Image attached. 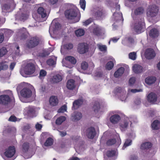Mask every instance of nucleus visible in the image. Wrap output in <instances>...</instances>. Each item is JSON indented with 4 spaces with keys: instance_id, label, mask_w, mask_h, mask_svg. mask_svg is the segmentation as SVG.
Segmentation results:
<instances>
[{
    "instance_id": "nucleus-1",
    "label": "nucleus",
    "mask_w": 160,
    "mask_h": 160,
    "mask_svg": "<svg viewBox=\"0 0 160 160\" xmlns=\"http://www.w3.org/2000/svg\"><path fill=\"white\" fill-rule=\"evenodd\" d=\"M17 89L18 90L21 89V95L24 98H29L32 97L34 98L35 97V93L33 92L34 88L28 83L25 82L21 83L17 86Z\"/></svg>"
},
{
    "instance_id": "nucleus-2",
    "label": "nucleus",
    "mask_w": 160,
    "mask_h": 160,
    "mask_svg": "<svg viewBox=\"0 0 160 160\" xmlns=\"http://www.w3.org/2000/svg\"><path fill=\"white\" fill-rule=\"evenodd\" d=\"M65 14L66 18L71 20L72 23L77 22L80 20V12L74 5H71L70 8L65 12Z\"/></svg>"
},
{
    "instance_id": "nucleus-3",
    "label": "nucleus",
    "mask_w": 160,
    "mask_h": 160,
    "mask_svg": "<svg viewBox=\"0 0 160 160\" xmlns=\"http://www.w3.org/2000/svg\"><path fill=\"white\" fill-rule=\"evenodd\" d=\"M35 66L33 62H30L26 64L24 67H22L20 73L23 77H26L28 75H32L35 71Z\"/></svg>"
},
{
    "instance_id": "nucleus-4",
    "label": "nucleus",
    "mask_w": 160,
    "mask_h": 160,
    "mask_svg": "<svg viewBox=\"0 0 160 160\" xmlns=\"http://www.w3.org/2000/svg\"><path fill=\"white\" fill-rule=\"evenodd\" d=\"M145 24L143 18L140 21L137 22L132 26V30L137 34L140 33L144 31Z\"/></svg>"
},
{
    "instance_id": "nucleus-5",
    "label": "nucleus",
    "mask_w": 160,
    "mask_h": 160,
    "mask_svg": "<svg viewBox=\"0 0 160 160\" xmlns=\"http://www.w3.org/2000/svg\"><path fill=\"white\" fill-rule=\"evenodd\" d=\"M76 62V60L73 57L68 56L64 59L62 60V64L63 66L71 68L73 67V65L75 64Z\"/></svg>"
},
{
    "instance_id": "nucleus-6",
    "label": "nucleus",
    "mask_w": 160,
    "mask_h": 160,
    "mask_svg": "<svg viewBox=\"0 0 160 160\" xmlns=\"http://www.w3.org/2000/svg\"><path fill=\"white\" fill-rule=\"evenodd\" d=\"M158 8L155 5L149 6L147 10V15L148 19L151 21L157 14Z\"/></svg>"
},
{
    "instance_id": "nucleus-7",
    "label": "nucleus",
    "mask_w": 160,
    "mask_h": 160,
    "mask_svg": "<svg viewBox=\"0 0 160 160\" xmlns=\"http://www.w3.org/2000/svg\"><path fill=\"white\" fill-rule=\"evenodd\" d=\"M7 94H3L0 96V104L3 105L8 104L11 101V98L12 96V92L9 90L6 91Z\"/></svg>"
},
{
    "instance_id": "nucleus-8",
    "label": "nucleus",
    "mask_w": 160,
    "mask_h": 160,
    "mask_svg": "<svg viewBox=\"0 0 160 160\" xmlns=\"http://www.w3.org/2000/svg\"><path fill=\"white\" fill-rule=\"evenodd\" d=\"M115 8H113L112 9V11L113 12L115 9L116 10V12H115L113 14L112 17V20L117 22L118 20H123L122 14L121 12H119L120 8V6L119 5L116 4Z\"/></svg>"
},
{
    "instance_id": "nucleus-9",
    "label": "nucleus",
    "mask_w": 160,
    "mask_h": 160,
    "mask_svg": "<svg viewBox=\"0 0 160 160\" xmlns=\"http://www.w3.org/2000/svg\"><path fill=\"white\" fill-rule=\"evenodd\" d=\"M15 7L13 0H6V2L2 6L3 12L6 11L9 12L13 10Z\"/></svg>"
},
{
    "instance_id": "nucleus-10",
    "label": "nucleus",
    "mask_w": 160,
    "mask_h": 160,
    "mask_svg": "<svg viewBox=\"0 0 160 160\" xmlns=\"http://www.w3.org/2000/svg\"><path fill=\"white\" fill-rule=\"evenodd\" d=\"M82 133L83 135H86L88 138L92 139L95 136L96 132L94 128L90 127L88 129H83Z\"/></svg>"
},
{
    "instance_id": "nucleus-11",
    "label": "nucleus",
    "mask_w": 160,
    "mask_h": 160,
    "mask_svg": "<svg viewBox=\"0 0 160 160\" xmlns=\"http://www.w3.org/2000/svg\"><path fill=\"white\" fill-rule=\"evenodd\" d=\"M60 28V25L58 22H56L55 21L53 20L50 26L49 32L51 35L53 33L57 34Z\"/></svg>"
},
{
    "instance_id": "nucleus-12",
    "label": "nucleus",
    "mask_w": 160,
    "mask_h": 160,
    "mask_svg": "<svg viewBox=\"0 0 160 160\" xmlns=\"http://www.w3.org/2000/svg\"><path fill=\"white\" fill-rule=\"evenodd\" d=\"M36 108L32 106H28L26 107L24 110V115L31 117L35 113Z\"/></svg>"
},
{
    "instance_id": "nucleus-13",
    "label": "nucleus",
    "mask_w": 160,
    "mask_h": 160,
    "mask_svg": "<svg viewBox=\"0 0 160 160\" xmlns=\"http://www.w3.org/2000/svg\"><path fill=\"white\" fill-rule=\"evenodd\" d=\"M39 43V39L37 37H33L28 41L27 46L28 48H32L37 45Z\"/></svg>"
},
{
    "instance_id": "nucleus-14",
    "label": "nucleus",
    "mask_w": 160,
    "mask_h": 160,
    "mask_svg": "<svg viewBox=\"0 0 160 160\" xmlns=\"http://www.w3.org/2000/svg\"><path fill=\"white\" fill-rule=\"evenodd\" d=\"M88 44L86 43H80L78 45V51L80 54H83L88 51Z\"/></svg>"
},
{
    "instance_id": "nucleus-15",
    "label": "nucleus",
    "mask_w": 160,
    "mask_h": 160,
    "mask_svg": "<svg viewBox=\"0 0 160 160\" xmlns=\"http://www.w3.org/2000/svg\"><path fill=\"white\" fill-rule=\"evenodd\" d=\"M130 122H131L129 119L126 118L125 120L122 121L120 124V129L122 131L126 130L129 126Z\"/></svg>"
},
{
    "instance_id": "nucleus-16",
    "label": "nucleus",
    "mask_w": 160,
    "mask_h": 160,
    "mask_svg": "<svg viewBox=\"0 0 160 160\" xmlns=\"http://www.w3.org/2000/svg\"><path fill=\"white\" fill-rule=\"evenodd\" d=\"M155 55L154 51L153 49L151 48L146 49L144 53L145 57L148 59L153 58L155 57Z\"/></svg>"
},
{
    "instance_id": "nucleus-17",
    "label": "nucleus",
    "mask_w": 160,
    "mask_h": 160,
    "mask_svg": "<svg viewBox=\"0 0 160 160\" xmlns=\"http://www.w3.org/2000/svg\"><path fill=\"white\" fill-rule=\"evenodd\" d=\"M93 33L94 35L100 36L104 34L105 31L103 28L101 27L97 26L94 28Z\"/></svg>"
},
{
    "instance_id": "nucleus-18",
    "label": "nucleus",
    "mask_w": 160,
    "mask_h": 160,
    "mask_svg": "<svg viewBox=\"0 0 160 160\" xmlns=\"http://www.w3.org/2000/svg\"><path fill=\"white\" fill-rule=\"evenodd\" d=\"M28 34L26 29L24 28L20 29H17V35L19 37H20L21 39L25 38Z\"/></svg>"
},
{
    "instance_id": "nucleus-19",
    "label": "nucleus",
    "mask_w": 160,
    "mask_h": 160,
    "mask_svg": "<svg viewBox=\"0 0 160 160\" xmlns=\"http://www.w3.org/2000/svg\"><path fill=\"white\" fill-rule=\"evenodd\" d=\"M15 152V148L14 146L10 147L6 149L5 155L7 157L11 158L14 155Z\"/></svg>"
},
{
    "instance_id": "nucleus-20",
    "label": "nucleus",
    "mask_w": 160,
    "mask_h": 160,
    "mask_svg": "<svg viewBox=\"0 0 160 160\" xmlns=\"http://www.w3.org/2000/svg\"><path fill=\"white\" fill-rule=\"evenodd\" d=\"M93 110L96 116L99 118L102 114V111L100 108L99 104L98 103H96L93 107Z\"/></svg>"
},
{
    "instance_id": "nucleus-21",
    "label": "nucleus",
    "mask_w": 160,
    "mask_h": 160,
    "mask_svg": "<svg viewBox=\"0 0 160 160\" xmlns=\"http://www.w3.org/2000/svg\"><path fill=\"white\" fill-rule=\"evenodd\" d=\"M37 11L38 13L41 16V18L43 19L42 20H41V21H43L47 19V14L44 8L40 7L38 8Z\"/></svg>"
},
{
    "instance_id": "nucleus-22",
    "label": "nucleus",
    "mask_w": 160,
    "mask_h": 160,
    "mask_svg": "<svg viewBox=\"0 0 160 160\" xmlns=\"http://www.w3.org/2000/svg\"><path fill=\"white\" fill-rule=\"evenodd\" d=\"M134 41L131 37H125L122 40V43L124 45L129 46L130 43H133Z\"/></svg>"
},
{
    "instance_id": "nucleus-23",
    "label": "nucleus",
    "mask_w": 160,
    "mask_h": 160,
    "mask_svg": "<svg viewBox=\"0 0 160 160\" xmlns=\"http://www.w3.org/2000/svg\"><path fill=\"white\" fill-rule=\"evenodd\" d=\"M147 98L148 102L154 103L157 101V96L155 93L151 92L148 95Z\"/></svg>"
},
{
    "instance_id": "nucleus-24",
    "label": "nucleus",
    "mask_w": 160,
    "mask_h": 160,
    "mask_svg": "<svg viewBox=\"0 0 160 160\" xmlns=\"http://www.w3.org/2000/svg\"><path fill=\"white\" fill-rule=\"evenodd\" d=\"M121 120L120 116L118 114H115L110 118V122L113 124H116Z\"/></svg>"
},
{
    "instance_id": "nucleus-25",
    "label": "nucleus",
    "mask_w": 160,
    "mask_h": 160,
    "mask_svg": "<svg viewBox=\"0 0 160 160\" xmlns=\"http://www.w3.org/2000/svg\"><path fill=\"white\" fill-rule=\"evenodd\" d=\"M110 60L111 61H109L107 63L105 66V68L107 70H109L112 68L114 66V64L115 63V59L112 57H111Z\"/></svg>"
},
{
    "instance_id": "nucleus-26",
    "label": "nucleus",
    "mask_w": 160,
    "mask_h": 160,
    "mask_svg": "<svg viewBox=\"0 0 160 160\" xmlns=\"http://www.w3.org/2000/svg\"><path fill=\"white\" fill-rule=\"evenodd\" d=\"M49 102L51 106H54L57 105L58 103V100L57 97L52 96L49 99Z\"/></svg>"
},
{
    "instance_id": "nucleus-27",
    "label": "nucleus",
    "mask_w": 160,
    "mask_h": 160,
    "mask_svg": "<svg viewBox=\"0 0 160 160\" xmlns=\"http://www.w3.org/2000/svg\"><path fill=\"white\" fill-rule=\"evenodd\" d=\"M132 70L135 73H138L143 71V68L141 65L138 64H135L132 66Z\"/></svg>"
},
{
    "instance_id": "nucleus-28",
    "label": "nucleus",
    "mask_w": 160,
    "mask_h": 160,
    "mask_svg": "<svg viewBox=\"0 0 160 160\" xmlns=\"http://www.w3.org/2000/svg\"><path fill=\"white\" fill-rule=\"evenodd\" d=\"M82 118V114L80 112H74L72 115V119L73 121L80 120Z\"/></svg>"
},
{
    "instance_id": "nucleus-29",
    "label": "nucleus",
    "mask_w": 160,
    "mask_h": 160,
    "mask_svg": "<svg viewBox=\"0 0 160 160\" xmlns=\"http://www.w3.org/2000/svg\"><path fill=\"white\" fill-rule=\"evenodd\" d=\"M107 155L108 157L115 158L118 156V152L117 150H110L107 152Z\"/></svg>"
},
{
    "instance_id": "nucleus-30",
    "label": "nucleus",
    "mask_w": 160,
    "mask_h": 160,
    "mask_svg": "<svg viewBox=\"0 0 160 160\" xmlns=\"http://www.w3.org/2000/svg\"><path fill=\"white\" fill-rule=\"evenodd\" d=\"M152 146V144L150 142H146L141 145V149L143 150H148L151 148Z\"/></svg>"
},
{
    "instance_id": "nucleus-31",
    "label": "nucleus",
    "mask_w": 160,
    "mask_h": 160,
    "mask_svg": "<svg viewBox=\"0 0 160 160\" xmlns=\"http://www.w3.org/2000/svg\"><path fill=\"white\" fill-rule=\"evenodd\" d=\"M54 50L53 47H50L47 50H43L42 53H40L39 55L42 57H45L49 54L50 52H52Z\"/></svg>"
},
{
    "instance_id": "nucleus-32",
    "label": "nucleus",
    "mask_w": 160,
    "mask_h": 160,
    "mask_svg": "<svg viewBox=\"0 0 160 160\" xmlns=\"http://www.w3.org/2000/svg\"><path fill=\"white\" fill-rule=\"evenodd\" d=\"M82 103V101L81 99H78L74 101L73 103L72 109H77Z\"/></svg>"
},
{
    "instance_id": "nucleus-33",
    "label": "nucleus",
    "mask_w": 160,
    "mask_h": 160,
    "mask_svg": "<svg viewBox=\"0 0 160 160\" xmlns=\"http://www.w3.org/2000/svg\"><path fill=\"white\" fill-rule=\"evenodd\" d=\"M121 143V140L120 139L118 140V141H116L114 139H110L107 141V144L108 145H111L114 144H115L116 145L119 146Z\"/></svg>"
},
{
    "instance_id": "nucleus-34",
    "label": "nucleus",
    "mask_w": 160,
    "mask_h": 160,
    "mask_svg": "<svg viewBox=\"0 0 160 160\" xmlns=\"http://www.w3.org/2000/svg\"><path fill=\"white\" fill-rule=\"evenodd\" d=\"M75 85L74 81L72 79H70L68 81L67 87L69 89H73L75 88Z\"/></svg>"
},
{
    "instance_id": "nucleus-35",
    "label": "nucleus",
    "mask_w": 160,
    "mask_h": 160,
    "mask_svg": "<svg viewBox=\"0 0 160 160\" xmlns=\"http://www.w3.org/2000/svg\"><path fill=\"white\" fill-rule=\"evenodd\" d=\"M124 71V68L123 67H121L116 71L114 73V76L116 78H118L121 76Z\"/></svg>"
},
{
    "instance_id": "nucleus-36",
    "label": "nucleus",
    "mask_w": 160,
    "mask_h": 160,
    "mask_svg": "<svg viewBox=\"0 0 160 160\" xmlns=\"http://www.w3.org/2000/svg\"><path fill=\"white\" fill-rule=\"evenodd\" d=\"M156 78L154 77H148L145 79V82L148 85H151L154 83L156 80Z\"/></svg>"
},
{
    "instance_id": "nucleus-37",
    "label": "nucleus",
    "mask_w": 160,
    "mask_h": 160,
    "mask_svg": "<svg viewBox=\"0 0 160 160\" xmlns=\"http://www.w3.org/2000/svg\"><path fill=\"white\" fill-rule=\"evenodd\" d=\"M158 31L155 28L152 29L149 32V35L152 38H156L159 35Z\"/></svg>"
},
{
    "instance_id": "nucleus-38",
    "label": "nucleus",
    "mask_w": 160,
    "mask_h": 160,
    "mask_svg": "<svg viewBox=\"0 0 160 160\" xmlns=\"http://www.w3.org/2000/svg\"><path fill=\"white\" fill-rule=\"evenodd\" d=\"M126 92L124 90H121V92L118 93V95L119 96V98L122 101H125L127 98L126 96Z\"/></svg>"
},
{
    "instance_id": "nucleus-39",
    "label": "nucleus",
    "mask_w": 160,
    "mask_h": 160,
    "mask_svg": "<svg viewBox=\"0 0 160 160\" xmlns=\"http://www.w3.org/2000/svg\"><path fill=\"white\" fill-rule=\"evenodd\" d=\"M62 77L59 74H56L54 75L52 78V81L53 83H57L61 81Z\"/></svg>"
},
{
    "instance_id": "nucleus-40",
    "label": "nucleus",
    "mask_w": 160,
    "mask_h": 160,
    "mask_svg": "<svg viewBox=\"0 0 160 160\" xmlns=\"http://www.w3.org/2000/svg\"><path fill=\"white\" fill-rule=\"evenodd\" d=\"M57 58L55 56H52L51 58L47 60V64L49 66H52L56 63Z\"/></svg>"
},
{
    "instance_id": "nucleus-41",
    "label": "nucleus",
    "mask_w": 160,
    "mask_h": 160,
    "mask_svg": "<svg viewBox=\"0 0 160 160\" xmlns=\"http://www.w3.org/2000/svg\"><path fill=\"white\" fill-rule=\"evenodd\" d=\"M73 47V45L72 43H68L64 46H62L61 47V52L62 53H63V49L64 48L66 49L67 50L71 49H72Z\"/></svg>"
},
{
    "instance_id": "nucleus-42",
    "label": "nucleus",
    "mask_w": 160,
    "mask_h": 160,
    "mask_svg": "<svg viewBox=\"0 0 160 160\" xmlns=\"http://www.w3.org/2000/svg\"><path fill=\"white\" fill-rule=\"evenodd\" d=\"M66 120V118L63 116H60L56 120V123L57 125H61L63 122Z\"/></svg>"
},
{
    "instance_id": "nucleus-43",
    "label": "nucleus",
    "mask_w": 160,
    "mask_h": 160,
    "mask_svg": "<svg viewBox=\"0 0 160 160\" xmlns=\"http://www.w3.org/2000/svg\"><path fill=\"white\" fill-rule=\"evenodd\" d=\"M1 30L3 31V34H4L6 37H10L12 33V32L10 30L7 29H1Z\"/></svg>"
},
{
    "instance_id": "nucleus-44",
    "label": "nucleus",
    "mask_w": 160,
    "mask_h": 160,
    "mask_svg": "<svg viewBox=\"0 0 160 160\" xmlns=\"http://www.w3.org/2000/svg\"><path fill=\"white\" fill-rule=\"evenodd\" d=\"M160 123L159 121L155 120L153 121L151 125L152 128L153 129H157L159 128Z\"/></svg>"
},
{
    "instance_id": "nucleus-45",
    "label": "nucleus",
    "mask_w": 160,
    "mask_h": 160,
    "mask_svg": "<svg viewBox=\"0 0 160 160\" xmlns=\"http://www.w3.org/2000/svg\"><path fill=\"white\" fill-rule=\"evenodd\" d=\"M6 61H4L1 62L0 63V71L2 70H5L8 68V65H7Z\"/></svg>"
},
{
    "instance_id": "nucleus-46",
    "label": "nucleus",
    "mask_w": 160,
    "mask_h": 160,
    "mask_svg": "<svg viewBox=\"0 0 160 160\" xmlns=\"http://www.w3.org/2000/svg\"><path fill=\"white\" fill-rule=\"evenodd\" d=\"M85 33L84 31L82 29H79L75 31L76 35L77 37H80L83 36Z\"/></svg>"
},
{
    "instance_id": "nucleus-47",
    "label": "nucleus",
    "mask_w": 160,
    "mask_h": 160,
    "mask_svg": "<svg viewBox=\"0 0 160 160\" xmlns=\"http://www.w3.org/2000/svg\"><path fill=\"white\" fill-rule=\"evenodd\" d=\"M53 143V139L50 138H48L44 143V145L46 146H49L52 145Z\"/></svg>"
},
{
    "instance_id": "nucleus-48",
    "label": "nucleus",
    "mask_w": 160,
    "mask_h": 160,
    "mask_svg": "<svg viewBox=\"0 0 160 160\" xmlns=\"http://www.w3.org/2000/svg\"><path fill=\"white\" fill-rule=\"evenodd\" d=\"M142 89H129L128 90V94L134 93L137 92H142Z\"/></svg>"
},
{
    "instance_id": "nucleus-49",
    "label": "nucleus",
    "mask_w": 160,
    "mask_h": 160,
    "mask_svg": "<svg viewBox=\"0 0 160 160\" xmlns=\"http://www.w3.org/2000/svg\"><path fill=\"white\" fill-rule=\"evenodd\" d=\"M128 57L130 59L134 60L137 58L136 52H130L128 54Z\"/></svg>"
},
{
    "instance_id": "nucleus-50",
    "label": "nucleus",
    "mask_w": 160,
    "mask_h": 160,
    "mask_svg": "<svg viewBox=\"0 0 160 160\" xmlns=\"http://www.w3.org/2000/svg\"><path fill=\"white\" fill-rule=\"evenodd\" d=\"M99 49L102 52H105L107 50V47L105 45H102L101 43L98 44L97 45Z\"/></svg>"
},
{
    "instance_id": "nucleus-51",
    "label": "nucleus",
    "mask_w": 160,
    "mask_h": 160,
    "mask_svg": "<svg viewBox=\"0 0 160 160\" xmlns=\"http://www.w3.org/2000/svg\"><path fill=\"white\" fill-rule=\"evenodd\" d=\"M132 143V141L130 139H127L124 144V145L122 148V149H124L126 147H128L129 146H130L131 145Z\"/></svg>"
},
{
    "instance_id": "nucleus-52",
    "label": "nucleus",
    "mask_w": 160,
    "mask_h": 160,
    "mask_svg": "<svg viewBox=\"0 0 160 160\" xmlns=\"http://www.w3.org/2000/svg\"><path fill=\"white\" fill-rule=\"evenodd\" d=\"M81 68L84 70L89 71V69L88 65V63L85 62H83L81 65Z\"/></svg>"
},
{
    "instance_id": "nucleus-53",
    "label": "nucleus",
    "mask_w": 160,
    "mask_h": 160,
    "mask_svg": "<svg viewBox=\"0 0 160 160\" xmlns=\"http://www.w3.org/2000/svg\"><path fill=\"white\" fill-rule=\"evenodd\" d=\"M143 9L142 8H137L134 11L135 14L136 15L141 14L143 13Z\"/></svg>"
},
{
    "instance_id": "nucleus-54",
    "label": "nucleus",
    "mask_w": 160,
    "mask_h": 160,
    "mask_svg": "<svg viewBox=\"0 0 160 160\" xmlns=\"http://www.w3.org/2000/svg\"><path fill=\"white\" fill-rule=\"evenodd\" d=\"M7 52V50L5 48L3 47L0 49V57L3 56Z\"/></svg>"
},
{
    "instance_id": "nucleus-55",
    "label": "nucleus",
    "mask_w": 160,
    "mask_h": 160,
    "mask_svg": "<svg viewBox=\"0 0 160 160\" xmlns=\"http://www.w3.org/2000/svg\"><path fill=\"white\" fill-rule=\"evenodd\" d=\"M47 74L46 72L44 70H41L39 73V77L41 79L43 77H45Z\"/></svg>"
},
{
    "instance_id": "nucleus-56",
    "label": "nucleus",
    "mask_w": 160,
    "mask_h": 160,
    "mask_svg": "<svg viewBox=\"0 0 160 160\" xmlns=\"http://www.w3.org/2000/svg\"><path fill=\"white\" fill-rule=\"evenodd\" d=\"M79 3L81 8L84 10L86 7L85 1V0H80Z\"/></svg>"
},
{
    "instance_id": "nucleus-57",
    "label": "nucleus",
    "mask_w": 160,
    "mask_h": 160,
    "mask_svg": "<svg viewBox=\"0 0 160 160\" xmlns=\"http://www.w3.org/2000/svg\"><path fill=\"white\" fill-rule=\"evenodd\" d=\"M67 110V107L66 105H64L62 106L58 111V113H63Z\"/></svg>"
},
{
    "instance_id": "nucleus-58",
    "label": "nucleus",
    "mask_w": 160,
    "mask_h": 160,
    "mask_svg": "<svg viewBox=\"0 0 160 160\" xmlns=\"http://www.w3.org/2000/svg\"><path fill=\"white\" fill-rule=\"evenodd\" d=\"M29 148V144L28 143H25L22 146V150L25 152L28 151Z\"/></svg>"
},
{
    "instance_id": "nucleus-59",
    "label": "nucleus",
    "mask_w": 160,
    "mask_h": 160,
    "mask_svg": "<svg viewBox=\"0 0 160 160\" xmlns=\"http://www.w3.org/2000/svg\"><path fill=\"white\" fill-rule=\"evenodd\" d=\"M15 49V51L14 52L16 56H19L20 55V53L19 47L18 45H17L16 46Z\"/></svg>"
},
{
    "instance_id": "nucleus-60",
    "label": "nucleus",
    "mask_w": 160,
    "mask_h": 160,
    "mask_svg": "<svg viewBox=\"0 0 160 160\" xmlns=\"http://www.w3.org/2000/svg\"><path fill=\"white\" fill-rule=\"evenodd\" d=\"M136 81V79L135 78L132 77L131 78L129 82V84L130 86H132L133 85Z\"/></svg>"
},
{
    "instance_id": "nucleus-61",
    "label": "nucleus",
    "mask_w": 160,
    "mask_h": 160,
    "mask_svg": "<svg viewBox=\"0 0 160 160\" xmlns=\"http://www.w3.org/2000/svg\"><path fill=\"white\" fill-rule=\"evenodd\" d=\"M92 19L91 18H89L86 21L83 22V25L84 26H87L90 24L92 22Z\"/></svg>"
},
{
    "instance_id": "nucleus-62",
    "label": "nucleus",
    "mask_w": 160,
    "mask_h": 160,
    "mask_svg": "<svg viewBox=\"0 0 160 160\" xmlns=\"http://www.w3.org/2000/svg\"><path fill=\"white\" fill-rule=\"evenodd\" d=\"M120 37H113V38H111L109 41L108 42L109 44H110V42L112 41L114 43H116V42L119 39Z\"/></svg>"
},
{
    "instance_id": "nucleus-63",
    "label": "nucleus",
    "mask_w": 160,
    "mask_h": 160,
    "mask_svg": "<svg viewBox=\"0 0 160 160\" xmlns=\"http://www.w3.org/2000/svg\"><path fill=\"white\" fill-rule=\"evenodd\" d=\"M2 32L3 31L1 30V29H0V43L2 42L4 38Z\"/></svg>"
},
{
    "instance_id": "nucleus-64",
    "label": "nucleus",
    "mask_w": 160,
    "mask_h": 160,
    "mask_svg": "<svg viewBox=\"0 0 160 160\" xmlns=\"http://www.w3.org/2000/svg\"><path fill=\"white\" fill-rule=\"evenodd\" d=\"M88 65L89 69V71L92 70L94 67V65L93 63L92 62H90Z\"/></svg>"
}]
</instances>
